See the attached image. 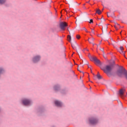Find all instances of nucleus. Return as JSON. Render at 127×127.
<instances>
[{
	"label": "nucleus",
	"instance_id": "obj_38",
	"mask_svg": "<svg viewBox=\"0 0 127 127\" xmlns=\"http://www.w3.org/2000/svg\"><path fill=\"white\" fill-rule=\"evenodd\" d=\"M88 68H90V66H88Z\"/></svg>",
	"mask_w": 127,
	"mask_h": 127
},
{
	"label": "nucleus",
	"instance_id": "obj_7",
	"mask_svg": "<svg viewBox=\"0 0 127 127\" xmlns=\"http://www.w3.org/2000/svg\"><path fill=\"white\" fill-rule=\"evenodd\" d=\"M40 56H37L33 58V62L34 63H37L39 60H40Z\"/></svg>",
	"mask_w": 127,
	"mask_h": 127
},
{
	"label": "nucleus",
	"instance_id": "obj_25",
	"mask_svg": "<svg viewBox=\"0 0 127 127\" xmlns=\"http://www.w3.org/2000/svg\"><path fill=\"white\" fill-rule=\"evenodd\" d=\"M89 23H93V19H90Z\"/></svg>",
	"mask_w": 127,
	"mask_h": 127
},
{
	"label": "nucleus",
	"instance_id": "obj_6",
	"mask_svg": "<svg viewBox=\"0 0 127 127\" xmlns=\"http://www.w3.org/2000/svg\"><path fill=\"white\" fill-rule=\"evenodd\" d=\"M22 103L24 106H28L29 105H30V103H31V101L28 99H24L22 101Z\"/></svg>",
	"mask_w": 127,
	"mask_h": 127
},
{
	"label": "nucleus",
	"instance_id": "obj_13",
	"mask_svg": "<svg viewBox=\"0 0 127 127\" xmlns=\"http://www.w3.org/2000/svg\"><path fill=\"white\" fill-rule=\"evenodd\" d=\"M96 13H98V14H101V13H102V11L99 9H97L96 10Z\"/></svg>",
	"mask_w": 127,
	"mask_h": 127
},
{
	"label": "nucleus",
	"instance_id": "obj_32",
	"mask_svg": "<svg viewBox=\"0 0 127 127\" xmlns=\"http://www.w3.org/2000/svg\"><path fill=\"white\" fill-rule=\"evenodd\" d=\"M78 71H80V70H79V68H77Z\"/></svg>",
	"mask_w": 127,
	"mask_h": 127
},
{
	"label": "nucleus",
	"instance_id": "obj_19",
	"mask_svg": "<svg viewBox=\"0 0 127 127\" xmlns=\"http://www.w3.org/2000/svg\"><path fill=\"white\" fill-rule=\"evenodd\" d=\"M3 72V69L1 68H0V74H1Z\"/></svg>",
	"mask_w": 127,
	"mask_h": 127
},
{
	"label": "nucleus",
	"instance_id": "obj_34",
	"mask_svg": "<svg viewBox=\"0 0 127 127\" xmlns=\"http://www.w3.org/2000/svg\"><path fill=\"white\" fill-rule=\"evenodd\" d=\"M103 21H105V19H103Z\"/></svg>",
	"mask_w": 127,
	"mask_h": 127
},
{
	"label": "nucleus",
	"instance_id": "obj_15",
	"mask_svg": "<svg viewBox=\"0 0 127 127\" xmlns=\"http://www.w3.org/2000/svg\"><path fill=\"white\" fill-rule=\"evenodd\" d=\"M67 39L68 41H71V36L70 35L67 36Z\"/></svg>",
	"mask_w": 127,
	"mask_h": 127
},
{
	"label": "nucleus",
	"instance_id": "obj_27",
	"mask_svg": "<svg viewBox=\"0 0 127 127\" xmlns=\"http://www.w3.org/2000/svg\"><path fill=\"white\" fill-rule=\"evenodd\" d=\"M91 32H92V33H95V32H94L93 29H91Z\"/></svg>",
	"mask_w": 127,
	"mask_h": 127
},
{
	"label": "nucleus",
	"instance_id": "obj_17",
	"mask_svg": "<svg viewBox=\"0 0 127 127\" xmlns=\"http://www.w3.org/2000/svg\"><path fill=\"white\" fill-rule=\"evenodd\" d=\"M59 89V86H55V90L56 91V90H58Z\"/></svg>",
	"mask_w": 127,
	"mask_h": 127
},
{
	"label": "nucleus",
	"instance_id": "obj_22",
	"mask_svg": "<svg viewBox=\"0 0 127 127\" xmlns=\"http://www.w3.org/2000/svg\"><path fill=\"white\" fill-rule=\"evenodd\" d=\"M78 55H79V58H80V59L83 58V56H82V54H78Z\"/></svg>",
	"mask_w": 127,
	"mask_h": 127
},
{
	"label": "nucleus",
	"instance_id": "obj_30",
	"mask_svg": "<svg viewBox=\"0 0 127 127\" xmlns=\"http://www.w3.org/2000/svg\"><path fill=\"white\" fill-rule=\"evenodd\" d=\"M115 27L116 29L118 30V28H117L116 26H115Z\"/></svg>",
	"mask_w": 127,
	"mask_h": 127
},
{
	"label": "nucleus",
	"instance_id": "obj_28",
	"mask_svg": "<svg viewBox=\"0 0 127 127\" xmlns=\"http://www.w3.org/2000/svg\"><path fill=\"white\" fill-rule=\"evenodd\" d=\"M115 43H116V42L113 41V43H112L113 45H115Z\"/></svg>",
	"mask_w": 127,
	"mask_h": 127
},
{
	"label": "nucleus",
	"instance_id": "obj_37",
	"mask_svg": "<svg viewBox=\"0 0 127 127\" xmlns=\"http://www.w3.org/2000/svg\"><path fill=\"white\" fill-rule=\"evenodd\" d=\"M91 72H92V69H91Z\"/></svg>",
	"mask_w": 127,
	"mask_h": 127
},
{
	"label": "nucleus",
	"instance_id": "obj_18",
	"mask_svg": "<svg viewBox=\"0 0 127 127\" xmlns=\"http://www.w3.org/2000/svg\"><path fill=\"white\" fill-rule=\"evenodd\" d=\"M120 50L124 51V47H123V46L120 47Z\"/></svg>",
	"mask_w": 127,
	"mask_h": 127
},
{
	"label": "nucleus",
	"instance_id": "obj_12",
	"mask_svg": "<svg viewBox=\"0 0 127 127\" xmlns=\"http://www.w3.org/2000/svg\"><path fill=\"white\" fill-rule=\"evenodd\" d=\"M6 2V0H0V4H4Z\"/></svg>",
	"mask_w": 127,
	"mask_h": 127
},
{
	"label": "nucleus",
	"instance_id": "obj_3",
	"mask_svg": "<svg viewBox=\"0 0 127 127\" xmlns=\"http://www.w3.org/2000/svg\"><path fill=\"white\" fill-rule=\"evenodd\" d=\"M90 60H91V61H94L95 64L97 65V66H101L102 65V63H101L100 60H99L96 57L91 58V59H90Z\"/></svg>",
	"mask_w": 127,
	"mask_h": 127
},
{
	"label": "nucleus",
	"instance_id": "obj_26",
	"mask_svg": "<svg viewBox=\"0 0 127 127\" xmlns=\"http://www.w3.org/2000/svg\"><path fill=\"white\" fill-rule=\"evenodd\" d=\"M103 57L105 58V59H107V56L105 55V54H103Z\"/></svg>",
	"mask_w": 127,
	"mask_h": 127
},
{
	"label": "nucleus",
	"instance_id": "obj_8",
	"mask_svg": "<svg viewBox=\"0 0 127 127\" xmlns=\"http://www.w3.org/2000/svg\"><path fill=\"white\" fill-rule=\"evenodd\" d=\"M125 93H126V90L124 89H121L119 91V95L121 97H123L124 95H125Z\"/></svg>",
	"mask_w": 127,
	"mask_h": 127
},
{
	"label": "nucleus",
	"instance_id": "obj_10",
	"mask_svg": "<svg viewBox=\"0 0 127 127\" xmlns=\"http://www.w3.org/2000/svg\"><path fill=\"white\" fill-rule=\"evenodd\" d=\"M108 30V26L107 25H104L102 27V32H107V30Z\"/></svg>",
	"mask_w": 127,
	"mask_h": 127
},
{
	"label": "nucleus",
	"instance_id": "obj_4",
	"mask_svg": "<svg viewBox=\"0 0 127 127\" xmlns=\"http://www.w3.org/2000/svg\"><path fill=\"white\" fill-rule=\"evenodd\" d=\"M60 26L61 27V29L62 30H65V27L67 26V23L65 22H61L60 24Z\"/></svg>",
	"mask_w": 127,
	"mask_h": 127
},
{
	"label": "nucleus",
	"instance_id": "obj_1",
	"mask_svg": "<svg viewBox=\"0 0 127 127\" xmlns=\"http://www.w3.org/2000/svg\"><path fill=\"white\" fill-rule=\"evenodd\" d=\"M121 69L116 71V74L118 77H120V78H123L124 76L125 78L127 80V70L125 68L123 70V66H121Z\"/></svg>",
	"mask_w": 127,
	"mask_h": 127
},
{
	"label": "nucleus",
	"instance_id": "obj_35",
	"mask_svg": "<svg viewBox=\"0 0 127 127\" xmlns=\"http://www.w3.org/2000/svg\"><path fill=\"white\" fill-rule=\"evenodd\" d=\"M93 45H95V44H93Z\"/></svg>",
	"mask_w": 127,
	"mask_h": 127
},
{
	"label": "nucleus",
	"instance_id": "obj_29",
	"mask_svg": "<svg viewBox=\"0 0 127 127\" xmlns=\"http://www.w3.org/2000/svg\"><path fill=\"white\" fill-rule=\"evenodd\" d=\"M79 72H80V73H82L83 74H84V72H83V71H81V70H79Z\"/></svg>",
	"mask_w": 127,
	"mask_h": 127
},
{
	"label": "nucleus",
	"instance_id": "obj_36",
	"mask_svg": "<svg viewBox=\"0 0 127 127\" xmlns=\"http://www.w3.org/2000/svg\"><path fill=\"white\" fill-rule=\"evenodd\" d=\"M75 44H76V45H77V44H76V43H75Z\"/></svg>",
	"mask_w": 127,
	"mask_h": 127
},
{
	"label": "nucleus",
	"instance_id": "obj_11",
	"mask_svg": "<svg viewBox=\"0 0 127 127\" xmlns=\"http://www.w3.org/2000/svg\"><path fill=\"white\" fill-rule=\"evenodd\" d=\"M95 40V38H92L91 39L89 38L88 40V41L89 42V43H93V41Z\"/></svg>",
	"mask_w": 127,
	"mask_h": 127
},
{
	"label": "nucleus",
	"instance_id": "obj_20",
	"mask_svg": "<svg viewBox=\"0 0 127 127\" xmlns=\"http://www.w3.org/2000/svg\"><path fill=\"white\" fill-rule=\"evenodd\" d=\"M71 46H72L73 49H75V48H76L75 45L71 44Z\"/></svg>",
	"mask_w": 127,
	"mask_h": 127
},
{
	"label": "nucleus",
	"instance_id": "obj_2",
	"mask_svg": "<svg viewBox=\"0 0 127 127\" xmlns=\"http://www.w3.org/2000/svg\"><path fill=\"white\" fill-rule=\"evenodd\" d=\"M113 67L114 66L113 65H107L105 68L101 67V70H103L108 76H110Z\"/></svg>",
	"mask_w": 127,
	"mask_h": 127
},
{
	"label": "nucleus",
	"instance_id": "obj_23",
	"mask_svg": "<svg viewBox=\"0 0 127 127\" xmlns=\"http://www.w3.org/2000/svg\"><path fill=\"white\" fill-rule=\"evenodd\" d=\"M83 30H85V31H86V32H88V30H87V29H86V28L83 27Z\"/></svg>",
	"mask_w": 127,
	"mask_h": 127
},
{
	"label": "nucleus",
	"instance_id": "obj_31",
	"mask_svg": "<svg viewBox=\"0 0 127 127\" xmlns=\"http://www.w3.org/2000/svg\"><path fill=\"white\" fill-rule=\"evenodd\" d=\"M101 43H102V42H100V43H99V45H101Z\"/></svg>",
	"mask_w": 127,
	"mask_h": 127
},
{
	"label": "nucleus",
	"instance_id": "obj_9",
	"mask_svg": "<svg viewBox=\"0 0 127 127\" xmlns=\"http://www.w3.org/2000/svg\"><path fill=\"white\" fill-rule=\"evenodd\" d=\"M55 104L57 107H61V106H62V103L58 100H56L55 101Z\"/></svg>",
	"mask_w": 127,
	"mask_h": 127
},
{
	"label": "nucleus",
	"instance_id": "obj_33",
	"mask_svg": "<svg viewBox=\"0 0 127 127\" xmlns=\"http://www.w3.org/2000/svg\"><path fill=\"white\" fill-rule=\"evenodd\" d=\"M97 47H99V45H97Z\"/></svg>",
	"mask_w": 127,
	"mask_h": 127
},
{
	"label": "nucleus",
	"instance_id": "obj_14",
	"mask_svg": "<svg viewBox=\"0 0 127 127\" xmlns=\"http://www.w3.org/2000/svg\"><path fill=\"white\" fill-rule=\"evenodd\" d=\"M97 77L98 80H101V79H102V76L100 75V74H99V73H98Z\"/></svg>",
	"mask_w": 127,
	"mask_h": 127
},
{
	"label": "nucleus",
	"instance_id": "obj_21",
	"mask_svg": "<svg viewBox=\"0 0 127 127\" xmlns=\"http://www.w3.org/2000/svg\"><path fill=\"white\" fill-rule=\"evenodd\" d=\"M119 52L120 53H123V54H125V52H124V51H122V50H119Z\"/></svg>",
	"mask_w": 127,
	"mask_h": 127
},
{
	"label": "nucleus",
	"instance_id": "obj_16",
	"mask_svg": "<svg viewBox=\"0 0 127 127\" xmlns=\"http://www.w3.org/2000/svg\"><path fill=\"white\" fill-rule=\"evenodd\" d=\"M99 49L101 50V51H102L103 54H105V52H104V48H100Z\"/></svg>",
	"mask_w": 127,
	"mask_h": 127
},
{
	"label": "nucleus",
	"instance_id": "obj_24",
	"mask_svg": "<svg viewBox=\"0 0 127 127\" xmlns=\"http://www.w3.org/2000/svg\"><path fill=\"white\" fill-rule=\"evenodd\" d=\"M80 35H76V38L77 39H80Z\"/></svg>",
	"mask_w": 127,
	"mask_h": 127
},
{
	"label": "nucleus",
	"instance_id": "obj_5",
	"mask_svg": "<svg viewBox=\"0 0 127 127\" xmlns=\"http://www.w3.org/2000/svg\"><path fill=\"white\" fill-rule=\"evenodd\" d=\"M89 123L91 125H96L98 123V120L95 118H91L89 119Z\"/></svg>",
	"mask_w": 127,
	"mask_h": 127
}]
</instances>
